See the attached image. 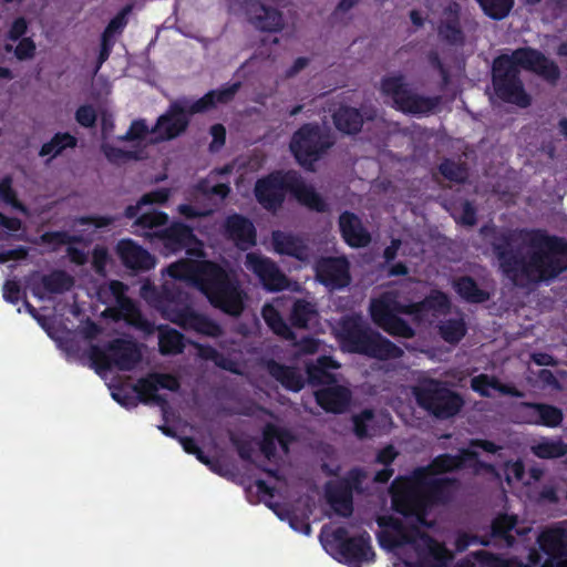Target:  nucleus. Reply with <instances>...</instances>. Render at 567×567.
I'll list each match as a JSON object with an SVG mask.
<instances>
[{"label": "nucleus", "instance_id": "1", "mask_svg": "<svg viewBox=\"0 0 567 567\" xmlns=\"http://www.w3.org/2000/svg\"><path fill=\"white\" fill-rule=\"evenodd\" d=\"M482 450L486 457L502 450L488 441H476L460 455H441L426 467L415 470L411 477H399L391 485L392 506L401 517H391L389 523L380 518L382 530L380 545L393 551L409 567H445L452 555L441 543L429 537L422 528L430 527L427 508L443 498L445 472L457 467L485 465L480 460Z\"/></svg>", "mask_w": 567, "mask_h": 567}, {"label": "nucleus", "instance_id": "2", "mask_svg": "<svg viewBox=\"0 0 567 567\" xmlns=\"http://www.w3.org/2000/svg\"><path fill=\"white\" fill-rule=\"evenodd\" d=\"M164 254L185 249L188 258L181 259L166 268L162 293L150 284L143 285L141 296L157 308L163 316L185 329H192L208 337L220 334V327L188 307V298L182 285L196 286L210 303L231 316H239L247 298L240 284L218 265L202 260V244L192 229L179 223L172 224L162 231Z\"/></svg>", "mask_w": 567, "mask_h": 567}, {"label": "nucleus", "instance_id": "3", "mask_svg": "<svg viewBox=\"0 0 567 567\" xmlns=\"http://www.w3.org/2000/svg\"><path fill=\"white\" fill-rule=\"evenodd\" d=\"M491 244L504 276L515 286L527 288L550 280L567 269V241L543 229L499 230Z\"/></svg>", "mask_w": 567, "mask_h": 567}, {"label": "nucleus", "instance_id": "4", "mask_svg": "<svg viewBox=\"0 0 567 567\" xmlns=\"http://www.w3.org/2000/svg\"><path fill=\"white\" fill-rule=\"evenodd\" d=\"M518 66L530 70L551 83L560 76V71L554 61L530 48L518 49L511 55L497 58L493 64L495 92L502 100L522 107L529 105L530 99L518 79Z\"/></svg>", "mask_w": 567, "mask_h": 567}, {"label": "nucleus", "instance_id": "5", "mask_svg": "<svg viewBox=\"0 0 567 567\" xmlns=\"http://www.w3.org/2000/svg\"><path fill=\"white\" fill-rule=\"evenodd\" d=\"M240 83L228 84L219 90L208 92L202 99L190 102L187 100L176 101L171 104L167 112L161 115L155 127L150 131L144 121H134L122 140L144 142L152 134V142L167 141L175 138L183 133L188 125V114L206 111L217 103L229 102L238 92Z\"/></svg>", "mask_w": 567, "mask_h": 567}, {"label": "nucleus", "instance_id": "6", "mask_svg": "<svg viewBox=\"0 0 567 567\" xmlns=\"http://www.w3.org/2000/svg\"><path fill=\"white\" fill-rule=\"evenodd\" d=\"M450 307L446 295L433 291L419 303H402L395 291H386L370 303L372 320L386 332L403 338L413 336L412 328L398 317L399 313L413 315L419 321L432 322L433 318L444 313Z\"/></svg>", "mask_w": 567, "mask_h": 567}, {"label": "nucleus", "instance_id": "7", "mask_svg": "<svg viewBox=\"0 0 567 567\" xmlns=\"http://www.w3.org/2000/svg\"><path fill=\"white\" fill-rule=\"evenodd\" d=\"M542 553L533 550L528 564L504 558L487 550L472 554L483 567H567V522H561L537 536Z\"/></svg>", "mask_w": 567, "mask_h": 567}, {"label": "nucleus", "instance_id": "8", "mask_svg": "<svg viewBox=\"0 0 567 567\" xmlns=\"http://www.w3.org/2000/svg\"><path fill=\"white\" fill-rule=\"evenodd\" d=\"M336 334L343 350L357 352L371 358L386 360L399 358L402 350L374 331L359 315L342 318L337 327Z\"/></svg>", "mask_w": 567, "mask_h": 567}, {"label": "nucleus", "instance_id": "9", "mask_svg": "<svg viewBox=\"0 0 567 567\" xmlns=\"http://www.w3.org/2000/svg\"><path fill=\"white\" fill-rule=\"evenodd\" d=\"M291 192L305 206L317 212L326 209V203L312 186L302 182L296 172L276 173L257 182L255 194L266 209H276L284 200L285 192Z\"/></svg>", "mask_w": 567, "mask_h": 567}, {"label": "nucleus", "instance_id": "10", "mask_svg": "<svg viewBox=\"0 0 567 567\" xmlns=\"http://www.w3.org/2000/svg\"><path fill=\"white\" fill-rule=\"evenodd\" d=\"M340 364L330 357H320L315 363L307 364L309 381L313 384H323V389L318 390L316 400L326 411L333 413L343 412L351 399L350 390L338 384L339 375L332 370H338Z\"/></svg>", "mask_w": 567, "mask_h": 567}, {"label": "nucleus", "instance_id": "11", "mask_svg": "<svg viewBox=\"0 0 567 567\" xmlns=\"http://www.w3.org/2000/svg\"><path fill=\"white\" fill-rule=\"evenodd\" d=\"M380 91L396 110L413 115L433 112L441 101L437 96H425L414 92L405 78L399 73L384 76L380 83Z\"/></svg>", "mask_w": 567, "mask_h": 567}, {"label": "nucleus", "instance_id": "12", "mask_svg": "<svg viewBox=\"0 0 567 567\" xmlns=\"http://www.w3.org/2000/svg\"><path fill=\"white\" fill-rule=\"evenodd\" d=\"M320 540L328 551H337L351 567H361L374 558L370 536L367 533L349 537L348 530L343 527H324L321 530Z\"/></svg>", "mask_w": 567, "mask_h": 567}, {"label": "nucleus", "instance_id": "13", "mask_svg": "<svg viewBox=\"0 0 567 567\" xmlns=\"http://www.w3.org/2000/svg\"><path fill=\"white\" fill-rule=\"evenodd\" d=\"M126 290L127 287L123 282L112 280L99 287L97 298L102 303L114 307L107 311L115 312L117 318L124 319L144 333L152 334L155 327L143 318L135 303L126 297Z\"/></svg>", "mask_w": 567, "mask_h": 567}, {"label": "nucleus", "instance_id": "14", "mask_svg": "<svg viewBox=\"0 0 567 567\" xmlns=\"http://www.w3.org/2000/svg\"><path fill=\"white\" fill-rule=\"evenodd\" d=\"M413 394L417 403L437 417H450L456 414L462 404V399L442 382L427 379L413 388Z\"/></svg>", "mask_w": 567, "mask_h": 567}, {"label": "nucleus", "instance_id": "15", "mask_svg": "<svg viewBox=\"0 0 567 567\" xmlns=\"http://www.w3.org/2000/svg\"><path fill=\"white\" fill-rule=\"evenodd\" d=\"M332 144L327 132L318 125L306 124L293 134L290 150L299 164L310 169Z\"/></svg>", "mask_w": 567, "mask_h": 567}, {"label": "nucleus", "instance_id": "16", "mask_svg": "<svg viewBox=\"0 0 567 567\" xmlns=\"http://www.w3.org/2000/svg\"><path fill=\"white\" fill-rule=\"evenodd\" d=\"M89 357L96 371L101 373L112 367H116L120 370H132L138 363L142 355L134 342L117 339L107 349L91 346Z\"/></svg>", "mask_w": 567, "mask_h": 567}, {"label": "nucleus", "instance_id": "17", "mask_svg": "<svg viewBox=\"0 0 567 567\" xmlns=\"http://www.w3.org/2000/svg\"><path fill=\"white\" fill-rule=\"evenodd\" d=\"M244 265L247 270L256 275L266 290L280 291L290 288L288 278L270 258L257 252H248Z\"/></svg>", "mask_w": 567, "mask_h": 567}, {"label": "nucleus", "instance_id": "18", "mask_svg": "<svg viewBox=\"0 0 567 567\" xmlns=\"http://www.w3.org/2000/svg\"><path fill=\"white\" fill-rule=\"evenodd\" d=\"M114 218L106 216L81 217L73 221V231L80 233L71 235L66 231L47 233L42 236V241L52 246L70 245L73 241L91 240L95 229L106 227L113 223Z\"/></svg>", "mask_w": 567, "mask_h": 567}, {"label": "nucleus", "instance_id": "19", "mask_svg": "<svg viewBox=\"0 0 567 567\" xmlns=\"http://www.w3.org/2000/svg\"><path fill=\"white\" fill-rule=\"evenodd\" d=\"M364 476L362 471L353 470L346 481L330 483L327 486L328 502L337 514L347 517L352 513V491H360Z\"/></svg>", "mask_w": 567, "mask_h": 567}, {"label": "nucleus", "instance_id": "20", "mask_svg": "<svg viewBox=\"0 0 567 567\" xmlns=\"http://www.w3.org/2000/svg\"><path fill=\"white\" fill-rule=\"evenodd\" d=\"M318 280L329 289H340L349 285V262L346 257L320 259L316 265Z\"/></svg>", "mask_w": 567, "mask_h": 567}, {"label": "nucleus", "instance_id": "21", "mask_svg": "<svg viewBox=\"0 0 567 567\" xmlns=\"http://www.w3.org/2000/svg\"><path fill=\"white\" fill-rule=\"evenodd\" d=\"M116 252L125 267L146 271L155 267V258L132 239H122L116 245Z\"/></svg>", "mask_w": 567, "mask_h": 567}, {"label": "nucleus", "instance_id": "22", "mask_svg": "<svg viewBox=\"0 0 567 567\" xmlns=\"http://www.w3.org/2000/svg\"><path fill=\"white\" fill-rule=\"evenodd\" d=\"M250 22L262 31L277 32L284 28L281 12L272 4L254 2L248 8Z\"/></svg>", "mask_w": 567, "mask_h": 567}, {"label": "nucleus", "instance_id": "23", "mask_svg": "<svg viewBox=\"0 0 567 567\" xmlns=\"http://www.w3.org/2000/svg\"><path fill=\"white\" fill-rule=\"evenodd\" d=\"M179 386L178 380L171 374L154 373L145 379L138 380L135 384V392L146 402H159L157 394L159 389L176 391Z\"/></svg>", "mask_w": 567, "mask_h": 567}, {"label": "nucleus", "instance_id": "24", "mask_svg": "<svg viewBox=\"0 0 567 567\" xmlns=\"http://www.w3.org/2000/svg\"><path fill=\"white\" fill-rule=\"evenodd\" d=\"M522 409L524 421L530 424L556 427L564 417L560 409L548 404L524 403Z\"/></svg>", "mask_w": 567, "mask_h": 567}, {"label": "nucleus", "instance_id": "25", "mask_svg": "<svg viewBox=\"0 0 567 567\" xmlns=\"http://www.w3.org/2000/svg\"><path fill=\"white\" fill-rule=\"evenodd\" d=\"M339 226L343 239L351 247H363L371 240L369 231L363 227L359 217L344 212L339 218Z\"/></svg>", "mask_w": 567, "mask_h": 567}, {"label": "nucleus", "instance_id": "26", "mask_svg": "<svg viewBox=\"0 0 567 567\" xmlns=\"http://www.w3.org/2000/svg\"><path fill=\"white\" fill-rule=\"evenodd\" d=\"M226 231L236 246L243 250L248 249L256 243V231L252 223L239 215L228 217Z\"/></svg>", "mask_w": 567, "mask_h": 567}, {"label": "nucleus", "instance_id": "27", "mask_svg": "<svg viewBox=\"0 0 567 567\" xmlns=\"http://www.w3.org/2000/svg\"><path fill=\"white\" fill-rule=\"evenodd\" d=\"M74 285L72 276L62 270H55L43 276L38 284L33 285V293L40 299H44L51 293H62L70 290Z\"/></svg>", "mask_w": 567, "mask_h": 567}, {"label": "nucleus", "instance_id": "28", "mask_svg": "<svg viewBox=\"0 0 567 567\" xmlns=\"http://www.w3.org/2000/svg\"><path fill=\"white\" fill-rule=\"evenodd\" d=\"M460 7L450 2L443 10L439 24L440 37L451 44H458L463 41V33L458 22Z\"/></svg>", "mask_w": 567, "mask_h": 567}, {"label": "nucleus", "instance_id": "29", "mask_svg": "<svg viewBox=\"0 0 567 567\" xmlns=\"http://www.w3.org/2000/svg\"><path fill=\"white\" fill-rule=\"evenodd\" d=\"M272 246L276 252L280 255H288L305 261L309 257V251L303 241L291 234L284 231L272 233Z\"/></svg>", "mask_w": 567, "mask_h": 567}, {"label": "nucleus", "instance_id": "30", "mask_svg": "<svg viewBox=\"0 0 567 567\" xmlns=\"http://www.w3.org/2000/svg\"><path fill=\"white\" fill-rule=\"evenodd\" d=\"M291 436L288 432L279 429L275 425H267L264 430V439L261 443H256L259 446L260 452L268 458L271 460L276 455L277 447L284 453L288 452V444Z\"/></svg>", "mask_w": 567, "mask_h": 567}, {"label": "nucleus", "instance_id": "31", "mask_svg": "<svg viewBox=\"0 0 567 567\" xmlns=\"http://www.w3.org/2000/svg\"><path fill=\"white\" fill-rule=\"evenodd\" d=\"M523 536L532 530L530 526L519 525L516 516L501 515L493 520L492 524V536L499 538L505 543L506 546L514 544V537L512 532Z\"/></svg>", "mask_w": 567, "mask_h": 567}, {"label": "nucleus", "instance_id": "32", "mask_svg": "<svg viewBox=\"0 0 567 567\" xmlns=\"http://www.w3.org/2000/svg\"><path fill=\"white\" fill-rule=\"evenodd\" d=\"M471 388L481 396L491 398L494 392L522 398L523 393L517 389L501 383L495 377L488 374H480L471 380Z\"/></svg>", "mask_w": 567, "mask_h": 567}, {"label": "nucleus", "instance_id": "33", "mask_svg": "<svg viewBox=\"0 0 567 567\" xmlns=\"http://www.w3.org/2000/svg\"><path fill=\"white\" fill-rule=\"evenodd\" d=\"M354 432L358 437L363 439L378 434L377 426H386L389 417L385 414L375 415L372 411L365 410L353 419Z\"/></svg>", "mask_w": 567, "mask_h": 567}, {"label": "nucleus", "instance_id": "34", "mask_svg": "<svg viewBox=\"0 0 567 567\" xmlns=\"http://www.w3.org/2000/svg\"><path fill=\"white\" fill-rule=\"evenodd\" d=\"M267 371L289 390L299 391L303 386V375L295 368L270 361L267 363Z\"/></svg>", "mask_w": 567, "mask_h": 567}, {"label": "nucleus", "instance_id": "35", "mask_svg": "<svg viewBox=\"0 0 567 567\" xmlns=\"http://www.w3.org/2000/svg\"><path fill=\"white\" fill-rule=\"evenodd\" d=\"M333 121L337 128L347 134H354L360 131L363 118L357 109L341 106L334 114Z\"/></svg>", "mask_w": 567, "mask_h": 567}, {"label": "nucleus", "instance_id": "36", "mask_svg": "<svg viewBox=\"0 0 567 567\" xmlns=\"http://www.w3.org/2000/svg\"><path fill=\"white\" fill-rule=\"evenodd\" d=\"M124 135H122L123 137ZM118 142H134V146L132 148H123L118 146H114L109 143H103L102 151L106 158L115 164L124 163L127 159H138L142 157V151L138 146L143 142L132 141V140H122L121 136L117 137Z\"/></svg>", "mask_w": 567, "mask_h": 567}, {"label": "nucleus", "instance_id": "37", "mask_svg": "<svg viewBox=\"0 0 567 567\" xmlns=\"http://www.w3.org/2000/svg\"><path fill=\"white\" fill-rule=\"evenodd\" d=\"M280 299H276L274 303H267L262 308V318L265 319L268 327L278 336L286 340H293L295 336L285 320L278 312L275 303H278Z\"/></svg>", "mask_w": 567, "mask_h": 567}, {"label": "nucleus", "instance_id": "38", "mask_svg": "<svg viewBox=\"0 0 567 567\" xmlns=\"http://www.w3.org/2000/svg\"><path fill=\"white\" fill-rule=\"evenodd\" d=\"M76 138L70 133H56L49 142L44 143L39 152L42 157L48 156L49 161L55 158L66 148L76 146Z\"/></svg>", "mask_w": 567, "mask_h": 567}, {"label": "nucleus", "instance_id": "39", "mask_svg": "<svg viewBox=\"0 0 567 567\" xmlns=\"http://www.w3.org/2000/svg\"><path fill=\"white\" fill-rule=\"evenodd\" d=\"M530 449L540 458L560 457L567 453V444L558 439L543 437L536 441Z\"/></svg>", "mask_w": 567, "mask_h": 567}, {"label": "nucleus", "instance_id": "40", "mask_svg": "<svg viewBox=\"0 0 567 567\" xmlns=\"http://www.w3.org/2000/svg\"><path fill=\"white\" fill-rule=\"evenodd\" d=\"M167 216L159 212H143L133 224V233L141 236H151L150 230L166 223Z\"/></svg>", "mask_w": 567, "mask_h": 567}, {"label": "nucleus", "instance_id": "41", "mask_svg": "<svg viewBox=\"0 0 567 567\" xmlns=\"http://www.w3.org/2000/svg\"><path fill=\"white\" fill-rule=\"evenodd\" d=\"M318 316L316 306L309 301L299 299L293 303L291 322L295 327L307 328Z\"/></svg>", "mask_w": 567, "mask_h": 567}, {"label": "nucleus", "instance_id": "42", "mask_svg": "<svg viewBox=\"0 0 567 567\" xmlns=\"http://www.w3.org/2000/svg\"><path fill=\"white\" fill-rule=\"evenodd\" d=\"M158 347L163 354H176L183 351V336L174 329L161 328L158 333Z\"/></svg>", "mask_w": 567, "mask_h": 567}, {"label": "nucleus", "instance_id": "43", "mask_svg": "<svg viewBox=\"0 0 567 567\" xmlns=\"http://www.w3.org/2000/svg\"><path fill=\"white\" fill-rule=\"evenodd\" d=\"M457 293L472 302H482L488 298V295L481 290L477 285L468 277L460 278L454 282Z\"/></svg>", "mask_w": 567, "mask_h": 567}, {"label": "nucleus", "instance_id": "44", "mask_svg": "<svg viewBox=\"0 0 567 567\" xmlns=\"http://www.w3.org/2000/svg\"><path fill=\"white\" fill-rule=\"evenodd\" d=\"M168 195H169V193L167 189H157V190L144 194L135 206H128L125 209V216L127 218H134L141 213L143 206L155 204V203H157V204L164 203L167 200Z\"/></svg>", "mask_w": 567, "mask_h": 567}, {"label": "nucleus", "instance_id": "45", "mask_svg": "<svg viewBox=\"0 0 567 567\" xmlns=\"http://www.w3.org/2000/svg\"><path fill=\"white\" fill-rule=\"evenodd\" d=\"M442 338L451 343L458 342L465 334V326L462 318L449 319L440 324Z\"/></svg>", "mask_w": 567, "mask_h": 567}, {"label": "nucleus", "instance_id": "46", "mask_svg": "<svg viewBox=\"0 0 567 567\" xmlns=\"http://www.w3.org/2000/svg\"><path fill=\"white\" fill-rule=\"evenodd\" d=\"M198 355L205 360H212L216 365H218L225 370H228V371H231L235 373H240V370L238 369V364L234 360L224 357L223 354L218 353L215 349H213L210 347L199 346L198 347Z\"/></svg>", "mask_w": 567, "mask_h": 567}, {"label": "nucleus", "instance_id": "47", "mask_svg": "<svg viewBox=\"0 0 567 567\" xmlns=\"http://www.w3.org/2000/svg\"><path fill=\"white\" fill-rule=\"evenodd\" d=\"M484 12L493 19H503L511 11L514 0H477Z\"/></svg>", "mask_w": 567, "mask_h": 567}, {"label": "nucleus", "instance_id": "48", "mask_svg": "<svg viewBox=\"0 0 567 567\" xmlns=\"http://www.w3.org/2000/svg\"><path fill=\"white\" fill-rule=\"evenodd\" d=\"M0 199L23 214L28 213L27 208L17 199L12 179L8 176L0 181Z\"/></svg>", "mask_w": 567, "mask_h": 567}, {"label": "nucleus", "instance_id": "49", "mask_svg": "<svg viewBox=\"0 0 567 567\" xmlns=\"http://www.w3.org/2000/svg\"><path fill=\"white\" fill-rule=\"evenodd\" d=\"M132 11V6H126L124 7L109 23V25L106 27V29L104 30L102 37L104 38H107V39H111L113 38V35H115L116 33H120L122 32V30L124 29V27L126 25L127 23V16L131 13Z\"/></svg>", "mask_w": 567, "mask_h": 567}, {"label": "nucleus", "instance_id": "50", "mask_svg": "<svg viewBox=\"0 0 567 567\" xmlns=\"http://www.w3.org/2000/svg\"><path fill=\"white\" fill-rule=\"evenodd\" d=\"M440 171L444 177L454 182H462L467 175L464 166L451 161L443 162L440 166Z\"/></svg>", "mask_w": 567, "mask_h": 567}, {"label": "nucleus", "instance_id": "51", "mask_svg": "<svg viewBox=\"0 0 567 567\" xmlns=\"http://www.w3.org/2000/svg\"><path fill=\"white\" fill-rule=\"evenodd\" d=\"M76 122L84 127H91L96 121V112L91 105H82L75 112Z\"/></svg>", "mask_w": 567, "mask_h": 567}, {"label": "nucleus", "instance_id": "52", "mask_svg": "<svg viewBox=\"0 0 567 567\" xmlns=\"http://www.w3.org/2000/svg\"><path fill=\"white\" fill-rule=\"evenodd\" d=\"M505 476L508 484L519 482L524 478V466L522 462H508L505 465Z\"/></svg>", "mask_w": 567, "mask_h": 567}, {"label": "nucleus", "instance_id": "53", "mask_svg": "<svg viewBox=\"0 0 567 567\" xmlns=\"http://www.w3.org/2000/svg\"><path fill=\"white\" fill-rule=\"evenodd\" d=\"M109 260V254L106 248L104 247H95L93 250V259L92 264L96 272L104 275L105 274V267Z\"/></svg>", "mask_w": 567, "mask_h": 567}, {"label": "nucleus", "instance_id": "54", "mask_svg": "<svg viewBox=\"0 0 567 567\" xmlns=\"http://www.w3.org/2000/svg\"><path fill=\"white\" fill-rule=\"evenodd\" d=\"M34 51H35L34 42L31 39L25 38V39H22L20 41V43L17 45L16 55L20 60L30 59L33 56Z\"/></svg>", "mask_w": 567, "mask_h": 567}, {"label": "nucleus", "instance_id": "55", "mask_svg": "<svg viewBox=\"0 0 567 567\" xmlns=\"http://www.w3.org/2000/svg\"><path fill=\"white\" fill-rule=\"evenodd\" d=\"M3 298L12 303L18 302L20 299V287L17 281L8 280L3 285Z\"/></svg>", "mask_w": 567, "mask_h": 567}, {"label": "nucleus", "instance_id": "56", "mask_svg": "<svg viewBox=\"0 0 567 567\" xmlns=\"http://www.w3.org/2000/svg\"><path fill=\"white\" fill-rule=\"evenodd\" d=\"M28 251L23 247H19L16 249H0V264L7 262L9 260H19L25 258Z\"/></svg>", "mask_w": 567, "mask_h": 567}, {"label": "nucleus", "instance_id": "57", "mask_svg": "<svg viewBox=\"0 0 567 567\" xmlns=\"http://www.w3.org/2000/svg\"><path fill=\"white\" fill-rule=\"evenodd\" d=\"M27 28L28 23L24 18L16 19L9 30V38L13 41L18 40L25 33Z\"/></svg>", "mask_w": 567, "mask_h": 567}, {"label": "nucleus", "instance_id": "58", "mask_svg": "<svg viewBox=\"0 0 567 567\" xmlns=\"http://www.w3.org/2000/svg\"><path fill=\"white\" fill-rule=\"evenodd\" d=\"M112 47H113V41L111 39L102 37L101 51L99 54V60H97V65H96L95 72H97L100 70V68L102 66V64L109 59Z\"/></svg>", "mask_w": 567, "mask_h": 567}, {"label": "nucleus", "instance_id": "59", "mask_svg": "<svg viewBox=\"0 0 567 567\" xmlns=\"http://www.w3.org/2000/svg\"><path fill=\"white\" fill-rule=\"evenodd\" d=\"M0 225L9 233L16 234L21 229V221L18 218L7 217L0 213Z\"/></svg>", "mask_w": 567, "mask_h": 567}, {"label": "nucleus", "instance_id": "60", "mask_svg": "<svg viewBox=\"0 0 567 567\" xmlns=\"http://www.w3.org/2000/svg\"><path fill=\"white\" fill-rule=\"evenodd\" d=\"M460 221L467 226H472L476 223L475 209L467 202L462 206V215L460 216Z\"/></svg>", "mask_w": 567, "mask_h": 567}, {"label": "nucleus", "instance_id": "61", "mask_svg": "<svg viewBox=\"0 0 567 567\" xmlns=\"http://www.w3.org/2000/svg\"><path fill=\"white\" fill-rule=\"evenodd\" d=\"M181 443L187 453L195 454L200 462L207 463L203 452L199 450L193 439L185 437L181 441Z\"/></svg>", "mask_w": 567, "mask_h": 567}, {"label": "nucleus", "instance_id": "62", "mask_svg": "<svg viewBox=\"0 0 567 567\" xmlns=\"http://www.w3.org/2000/svg\"><path fill=\"white\" fill-rule=\"evenodd\" d=\"M210 133L214 137V141L212 143V148H218L220 147L225 142V128L220 124H216L212 126Z\"/></svg>", "mask_w": 567, "mask_h": 567}, {"label": "nucleus", "instance_id": "63", "mask_svg": "<svg viewBox=\"0 0 567 567\" xmlns=\"http://www.w3.org/2000/svg\"><path fill=\"white\" fill-rule=\"evenodd\" d=\"M309 60L307 58H298L295 60L291 68L286 71V78H292L298 74L308 65Z\"/></svg>", "mask_w": 567, "mask_h": 567}, {"label": "nucleus", "instance_id": "64", "mask_svg": "<svg viewBox=\"0 0 567 567\" xmlns=\"http://www.w3.org/2000/svg\"><path fill=\"white\" fill-rule=\"evenodd\" d=\"M396 456V452L392 446L383 449L377 456L379 463L389 465Z\"/></svg>", "mask_w": 567, "mask_h": 567}]
</instances>
